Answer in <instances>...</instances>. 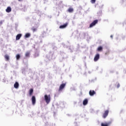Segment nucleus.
<instances>
[{
	"label": "nucleus",
	"mask_w": 126,
	"mask_h": 126,
	"mask_svg": "<svg viewBox=\"0 0 126 126\" xmlns=\"http://www.w3.org/2000/svg\"><path fill=\"white\" fill-rule=\"evenodd\" d=\"M120 84H118V86H117V88H119L120 87Z\"/></svg>",
	"instance_id": "nucleus-23"
},
{
	"label": "nucleus",
	"mask_w": 126,
	"mask_h": 126,
	"mask_svg": "<svg viewBox=\"0 0 126 126\" xmlns=\"http://www.w3.org/2000/svg\"><path fill=\"white\" fill-rule=\"evenodd\" d=\"M99 59H100V55H99V54H97L95 55V56H94V62H97L98 60H99Z\"/></svg>",
	"instance_id": "nucleus-4"
},
{
	"label": "nucleus",
	"mask_w": 126,
	"mask_h": 126,
	"mask_svg": "<svg viewBox=\"0 0 126 126\" xmlns=\"http://www.w3.org/2000/svg\"><path fill=\"white\" fill-rule=\"evenodd\" d=\"M22 36V34H21V33L18 34L16 36V40H20Z\"/></svg>",
	"instance_id": "nucleus-9"
},
{
	"label": "nucleus",
	"mask_w": 126,
	"mask_h": 126,
	"mask_svg": "<svg viewBox=\"0 0 126 126\" xmlns=\"http://www.w3.org/2000/svg\"><path fill=\"white\" fill-rule=\"evenodd\" d=\"M67 11L68 12H69L70 13L71 12H73V8H72V7H69L68 10Z\"/></svg>",
	"instance_id": "nucleus-16"
},
{
	"label": "nucleus",
	"mask_w": 126,
	"mask_h": 126,
	"mask_svg": "<svg viewBox=\"0 0 126 126\" xmlns=\"http://www.w3.org/2000/svg\"><path fill=\"white\" fill-rule=\"evenodd\" d=\"M44 100H45L46 103H47V104H49V103H50V102H51V95L45 94L44 95Z\"/></svg>",
	"instance_id": "nucleus-1"
},
{
	"label": "nucleus",
	"mask_w": 126,
	"mask_h": 126,
	"mask_svg": "<svg viewBox=\"0 0 126 126\" xmlns=\"http://www.w3.org/2000/svg\"><path fill=\"white\" fill-rule=\"evenodd\" d=\"M16 58L17 61H18L20 59V55L19 54H17L16 56Z\"/></svg>",
	"instance_id": "nucleus-17"
},
{
	"label": "nucleus",
	"mask_w": 126,
	"mask_h": 126,
	"mask_svg": "<svg viewBox=\"0 0 126 126\" xmlns=\"http://www.w3.org/2000/svg\"><path fill=\"white\" fill-rule=\"evenodd\" d=\"M97 23H98V20H95L90 25V28H92L93 26H95Z\"/></svg>",
	"instance_id": "nucleus-2"
},
{
	"label": "nucleus",
	"mask_w": 126,
	"mask_h": 126,
	"mask_svg": "<svg viewBox=\"0 0 126 126\" xmlns=\"http://www.w3.org/2000/svg\"><path fill=\"white\" fill-rule=\"evenodd\" d=\"M19 1H20V0H18Z\"/></svg>",
	"instance_id": "nucleus-25"
},
{
	"label": "nucleus",
	"mask_w": 126,
	"mask_h": 126,
	"mask_svg": "<svg viewBox=\"0 0 126 126\" xmlns=\"http://www.w3.org/2000/svg\"><path fill=\"white\" fill-rule=\"evenodd\" d=\"M109 115V110H106L103 113V115L102 116L103 119H106L107 118V116Z\"/></svg>",
	"instance_id": "nucleus-5"
},
{
	"label": "nucleus",
	"mask_w": 126,
	"mask_h": 126,
	"mask_svg": "<svg viewBox=\"0 0 126 126\" xmlns=\"http://www.w3.org/2000/svg\"><path fill=\"white\" fill-rule=\"evenodd\" d=\"M33 92H34L33 89H31L29 91L30 96H32V94H33Z\"/></svg>",
	"instance_id": "nucleus-14"
},
{
	"label": "nucleus",
	"mask_w": 126,
	"mask_h": 126,
	"mask_svg": "<svg viewBox=\"0 0 126 126\" xmlns=\"http://www.w3.org/2000/svg\"><path fill=\"white\" fill-rule=\"evenodd\" d=\"M32 105H35L36 104V97L35 96H32Z\"/></svg>",
	"instance_id": "nucleus-6"
},
{
	"label": "nucleus",
	"mask_w": 126,
	"mask_h": 126,
	"mask_svg": "<svg viewBox=\"0 0 126 126\" xmlns=\"http://www.w3.org/2000/svg\"><path fill=\"white\" fill-rule=\"evenodd\" d=\"M67 23H65L63 25H61L59 27V28L60 29H64V28H66V27L67 26Z\"/></svg>",
	"instance_id": "nucleus-8"
},
{
	"label": "nucleus",
	"mask_w": 126,
	"mask_h": 126,
	"mask_svg": "<svg viewBox=\"0 0 126 126\" xmlns=\"http://www.w3.org/2000/svg\"><path fill=\"white\" fill-rule=\"evenodd\" d=\"M30 36H31L30 33H27L25 34V38H29V37H30Z\"/></svg>",
	"instance_id": "nucleus-19"
},
{
	"label": "nucleus",
	"mask_w": 126,
	"mask_h": 126,
	"mask_svg": "<svg viewBox=\"0 0 126 126\" xmlns=\"http://www.w3.org/2000/svg\"><path fill=\"white\" fill-rule=\"evenodd\" d=\"M91 2H92V3H95L96 0H91Z\"/></svg>",
	"instance_id": "nucleus-22"
},
{
	"label": "nucleus",
	"mask_w": 126,
	"mask_h": 126,
	"mask_svg": "<svg viewBox=\"0 0 126 126\" xmlns=\"http://www.w3.org/2000/svg\"><path fill=\"white\" fill-rule=\"evenodd\" d=\"M26 57H27V58L30 57V52H26V54H25Z\"/></svg>",
	"instance_id": "nucleus-20"
},
{
	"label": "nucleus",
	"mask_w": 126,
	"mask_h": 126,
	"mask_svg": "<svg viewBox=\"0 0 126 126\" xmlns=\"http://www.w3.org/2000/svg\"><path fill=\"white\" fill-rule=\"evenodd\" d=\"M11 11V8L10 7H7L6 9V12L9 13Z\"/></svg>",
	"instance_id": "nucleus-15"
},
{
	"label": "nucleus",
	"mask_w": 126,
	"mask_h": 126,
	"mask_svg": "<svg viewBox=\"0 0 126 126\" xmlns=\"http://www.w3.org/2000/svg\"><path fill=\"white\" fill-rule=\"evenodd\" d=\"M32 30L33 32H36V31H37V29L35 28H32Z\"/></svg>",
	"instance_id": "nucleus-21"
},
{
	"label": "nucleus",
	"mask_w": 126,
	"mask_h": 126,
	"mask_svg": "<svg viewBox=\"0 0 126 126\" xmlns=\"http://www.w3.org/2000/svg\"><path fill=\"white\" fill-rule=\"evenodd\" d=\"M14 87L16 89H17L18 88V87H19V84L18 83V82H15V83L14 84Z\"/></svg>",
	"instance_id": "nucleus-11"
},
{
	"label": "nucleus",
	"mask_w": 126,
	"mask_h": 126,
	"mask_svg": "<svg viewBox=\"0 0 126 126\" xmlns=\"http://www.w3.org/2000/svg\"><path fill=\"white\" fill-rule=\"evenodd\" d=\"M96 94V92L94 91V90H90L89 91V95L90 96H94Z\"/></svg>",
	"instance_id": "nucleus-7"
},
{
	"label": "nucleus",
	"mask_w": 126,
	"mask_h": 126,
	"mask_svg": "<svg viewBox=\"0 0 126 126\" xmlns=\"http://www.w3.org/2000/svg\"><path fill=\"white\" fill-rule=\"evenodd\" d=\"M65 85H66V83L62 84L59 87V91H62L65 87Z\"/></svg>",
	"instance_id": "nucleus-3"
},
{
	"label": "nucleus",
	"mask_w": 126,
	"mask_h": 126,
	"mask_svg": "<svg viewBox=\"0 0 126 126\" xmlns=\"http://www.w3.org/2000/svg\"><path fill=\"white\" fill-rule=\"evenodd\" d=\"M87 104H88V99H85L83 101V105H84V106H86Z\"/></svg>",
	"instance_id": "nucleus-10"
},
{
	"label": "nucleus",
	"mask_w": 126,
	"mask_h": 126,
	"mask_svg": "<svg viewBox=\"0 0 126 126\" xmlns=\"http://www.w3.org/2000/svg\"><path fill=\"white\" fill-rule=\"evenodd\" d=\"M111 38H113V35H111Z\"/></svg>",
	"instance_id": "nucleus-24"
},
{
	"label": "nucleus",
	"mask_w": 126,
	"mask_h": 126,
	"mask_svg": "<svg viewBox=\"0 0 126 126\" xmlns=\"http://www.w3.org/2000/svg\"><path fill=\"white\" fill-rule=\"evenodd\" d=\"M101 126H109V123H101Z\"/></svg>",
	"instance_id": "nucleus-18"
},
{
	"label": "nucleus",
	"mask_w": 126,
	"mask_h": 126,
	"mask_svg": "<svg viewBox=\"0 0 126 126\" xmlns=\"http://www.w3.org/2000/svg\"><path fill=\"white\" fill-rule=\"evenodd\" d=\"M97 51L98 52H102L103 51V47L102 46H99L97 48Z\"/></svg>",
	"instance_id": "nucleus-13"
},
{
	"label": "nucleus",
	"mask_w": 126,
	"mask_h": 126,
	"mask_svg": "<svg viewBox=\"0 0 126 126\" xmlns=\"http://www.w3.org/2000/svg\"><path fill=\"white\" fill-rule=\"evenodd\" d=\"M4 58L5 61H6L7 62H8L9 61V56L8 55H5L4 56Z\"/></svg>",
	"instance_id": "nucleus-12"
}]
</instances>
